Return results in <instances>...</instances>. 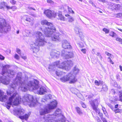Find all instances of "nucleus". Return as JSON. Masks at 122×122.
I'll return each instance as SVG.
<instances>
[{
	"mask_svg": "<svg viewBox=\"0 0 122 122\" xmlns=\"http://www.w3.org/2000/svg\"><path fill=\"white\" fill-rule=\"evenodd\" d=\"M17 94V92H15L9 98L8 102L5 104V107L7 109H9L12 104L13 105L17 106L20 104L21 101L23 102L27 103L30 107L36 106L38 103L37 99L30 94L23 97L22 99L20 96H18L16 97L13 102V99Z\"/></svg>",
	"mask_w": 122,
	"mask_h": 122,
	"instance_id": "obj_1",
	"label": "nucleus"
},
{
	"mask_svg": "<svg viewBox=\"0 0 122 122\" xmlns=\"http://www.w3.org/2000/svg\"><path fill=\"white\" fill-rule=\"evenodd\" d=\"M34 36L36 38L34 44L36 46H40L44 45L46 42L44 38H41L42 33L40 31H38L34 34Z\"/></svg>",
	"mask_w": 122,
	"mask_h": 122,
	"instance_id": "obj_2",
	"label": "nucleus"
},
{
	"mask_svg": "<svg viewBox=\"0 0 122 122\" xmlns=\"http://www.w3.org/2000/svg\"><path fill=\"white\" fill-rule=\"evenodd\" d=\"M92 109L97 113L100 112V109L97 108L100 101L99 99H96L89 101Z\"/></svg>",
	"mask_w": 122,
	"mask_h": 122,
	"instance_id": "obj_3",
	"label": "nucleus"
},
{
	"mask_svg": "<svg viewBox=\"0 0 122 122\" xmlns=\"http://www.w3.org/2000/svg\"><path fill=\"white\" fill-rule=\"evenodd\" d=\"M66 62H63L60 63V61H58L55 63L54 66H57L59 68L67 70H68V66L67 65Z\"/></svg>",
	"mask_w": 122,
	"mask_h": 122,
	"instance_id": "obj_4",
	"label": "nucleus"
},
{
	"mask_svg": "<svg viewBox=\"0 0 122 122\" xmlns=\"http://www.w3.org/2000/svg\"><path fill=\"white\" fill-rule=\"evenodd\" d=\"M75 77L73 76H72L69 77H68L67 76L66 77L64 76L61 78L60 80L62 81L65 82L68 81H70L69 82L70 83H74L76 81Z\"/></svg>",
	"mask_w": 122,
	"mask_h": 122,
	"instance_id": "obj_5",
	"label": "nucleus"
},
{
	"mask_svg": "<svg viewBox=\"0 0 122 122\" xmlns=\"http://www.w3.org/2000/svg\"><path fill=\"white\" fill-rule=\"evenodd\" d=\"M56 30V29H53L47 28H46L44 30V34L47 37L50 36Z\"/></svg>",
	"mask_w": 122,
	"mask_h": 122,
	"instance_id": "obj_6",
	"label": "nucleus"
},
{
	"mask_svg": "<svg viewBox=\"0 0 122 122\" xmlns=\"http://www.w3.org/2000/svg\"><path fill=\"white\" fill-rule=\"evenodd\" d=\"M108 5V8L113 10H118L120 7L119 4H115L111 2H109Z\"/></svg>",
	"mask_w": 122,
	"mask_h": 122,
	"instance_id": "obj_7",
	"label": "nucleus"
},
{
	"mask_svg": "<svg viewBox=\"0 0 122 122\" xmlns=\"http://www.w3.org/2000/svg\"><path fill=\"white\" fill-rule=\"evenodd\" d=\"M28 86L30 87H31L33 90H36L38 88L39 85L38 84H36L35 82L30 81L28 84Z\"/></svg>",
	"mask_w": 122,
	"mask_h": 122,
	"instance_id": "obj_8",
	"label": "nucleus"
},
{
	"mask_svg": "<svg viewBox=\"0 0 122 122\" xmlns=\"http://www.w3.org/2000/svg\"><path fill=\"white\" fill-rule=\"evenodd\" d=\"M57 102L54 100L51 102L50 104H48V106L49 109H55L57 107Z\"/></svg>",
	"mask_w": 122,
	"mask_h": 122,
	"instance_id": "obj_9",
	"label": "nucleus"
},
{
	"mask_svg": "<svg viewBox=\"0 0 122 122\" xmlns=\"http://www.w3.org/2000/svg\"><path fill=\"white\" fill-rule=\"evenodd\" d=\"M77 34L78 35L82 40H84V36L83 35L82 29L80 28H78L77 29Z\"/></svg>",
	"mask_w": 122,
	"mask_h": 122,
	"instance_id": "obj_10",
	"label": "nucleus"
},
{
	"mask_svg": "<svg viewBox=\"0 0 122 122\" xmlns=\"http://www.w3.org/2000/svg\"><path fill=\"white\" fill-rule=\"evenodd\" d=\"M4 92L0 90V101L2 102H5L6 101L7 99V95H4Z\"/></svg>",
	"mask_w": 122,
	"mask_h": 122,
	"instance_id": "obj_11",
	"label": "nucleus"
},
{
	"mask_svg": "<svg viewBox=\"0 0 122 122\" xmlns=\"http://www.w3.org/2000/svg\"><path fill=\"white\" fill-rule=\"evenodd\" d=\"M58 18V20L61 21H64L66 20V18L64 17L62 14V12L61 11H58L57 14Z\"/></svg>",
	"mask_w": 122,
	"mask_h": 122,
	"instance_id": "obj_12",
	"label": "nucleus"
},
{
	"mask_svg": "<svg viewBox=\"0 0 122 122\" xmlns=\"http://www.w3.org/2000/svg\"><path fill=\"white\" fill-rule=\"evenodd\" d=\"M62 47L65 49H70L71 48V46L67 41H65L62 44Z\"/></svg>",
	"mask_w": 122,
	"mask_h": 122,
	"instance_id": "obj_13",
	"label": "nucleus"
},
{
	"mask_svg": "<svg viewBox=\"0 0 122 122\" xmlns=\"http://www.w3.org/2000/svg\"><path fill=\"white\" fill-rule=\"evenodd\" d=\"M49 112L50 111L48 109L46 108L41 109L39 111L40 114L41 116L45 115Z\"/></svg>",
	"mask_w": 122,
	"mask_h": 122,
	"instance_id": "obj_14",
	"label": "nucleus"
},
{
	"mask_svg": "<svg viewBox=\"0 0 122 122\" xmlns=\"http://www.w3.org/2000/svg\"><path fill=\"white\" fill-rule=\"evenodd\" d=\"M6 23L5 19H2L0 21V29H2L6 26Z\"/></svg>",
	"mask_w": 122,
	"mask_h": 122,
	"instance_id": "obj_15",
	"label": "nucleus"
},
{
	"mask_svg": "<svg viewBox=\"0 0 122 122\" xmlns=\"http://www.w3.org/2000/svg\"><path fill=\"white\" fill-rule=\"evenodd\" d=\"M52 11L50 10L47 9L45 10L44 12V13L46 16L49 18H51Z\"/></svg>",
	"mask_w": 122,
	"mask_h": 122,
	"instance_id": "obj_16",
	"label": "nucleus"
},
{
	"mask_svg": "<svg viewBox=\"0 0 122 122\" xmlns=\"http://www.w3.org/2000/svg\"><path fill=\"white\" fill-rule=\"evenodd\" d=\"M60 35L59 33H56L51 37V39L52 40L54 41L59 40L60 38Z\"/></svg>",
	"mask_w": 122,
	"mask_h": 122,
	"instance_id": "obj_17",
	"label": "nucleus"
},
{
	"mask_svg": "<svg viewBox=\"0 0 122 122\" xmlns=\"http://www.w3.org/2000/svg\"><path fill=\"white\" fill-rule=\"evenodd\" d=\"M30 115V113H28L25 114L24 115L20 116L19 117V118L21 120L25 119L26 121L27 120Z\"/></svg>",
	"mask_w": 122,
	"mask_h": 122,
	"instance_id": "obj_18",
	"label": "nucleus"
},
{
	"mask_svg": "<svg viewBox=\"0 0 122 122\" xmlns=\"http://www.w3.org/2000/svg\"><path fill=\"white\" fill-rule=\"evenodd\" d=\"M46 92V90L43 87H41L40 88L38 92L40 94L42 95L45 93Z\"/></svg>",
	"mask_w": 122,
	"mask_h": 122,
	"instance_id": "obj_19",
	"label": "nucleus"
},
{
	"mask_svg": "<svg viewBox=\"0 0 122 122\" xmlns=\"http://www.w3.org/2000/svg\"><path fill=\"white\" fill-rule=\"evenodd\" d=\"M65 16L67 17L68 19V21L69 22H72L74 20V18L71 17V16L68 14H66L65 15Z\"/></svg>",
	"mask_w": 122,
	"mask_h": 122,
	"instance_id": "obj_20",
	"label": "nucleus"
},
{
	"mask_svg": "<svg viewBox=\"0 0 122 122\" xmlns=\"http://www.w3.org/2000/svg\"><path fill=\"white\" fill-rule=\"evenodd\" d=\"M52 118L51 116L50 115V117H47L45 120L44 122H52Z\"/></svg>",
	"mask_w": 122,
	"mask_h": 122,
	"instance_id": "obj_21",
	"label": "nucleus"
},
{
	"mask_svg": "<svg viewBox=\"0 0 122 122\" xmlns=\"http://www.w3.org/2000/svg\"><path fill=\"white\" fill-rule=\"evenodd\" d=\"M6 5V3L4 2H3L0 3V9H2L4 8V7L8 6Z\"/></svg>",
	"mask_w": 122,
	"mask_h": 122,
	"instance_id": "obj_22",
	"label": "nucleus"
},
{
	"mask_svg": "<svg viewBox=\"0 0 122 122\" xmlns=\"http://www.w3.org/2000/svg\"><path fill=\"white\" fill-rule=\"evenodd\" d=\"M6 8L8 10L11 9L12 11H14L17 9V8L15 6H13L11 7H10L8 6H6Z\"/></svg>",
	"mask_w": 122,
	"mask_h": 122,
	"instance_id": "obj_23",
	"label": "nucleus"
},
{
	"mask_svg": "<svg viewBox=\"0 0 122 122\" xmlns=\"http://www.w3.org/2000/svg\"><path fill=\"white\" fill-rule=\"evenodd\" d=\"M7 70V66L6 65L3 66L2 68V75L4 74L5 72V71Z\"/></svg>",
	"mask_w": 122,
	"mask_h": 122,
	"instance_id": "obj_24",
	"label": "nucleus"
},
{
	"mask_svg": "<svg viewBox=\"0 0 122 122\" xmlns=\"http://www.w3.org/2000/svg\"><path fill=\"white\" fill-rule=\"evenodd\" d=\"M103 82L101 81H98L97 80H96L95 81V84L96 85L99 86L100 84H103Z\"/></svg>",
	"mask_w": 122,
	"mask_h": 122,
	"instance_id": "obj_25",
	"label": "nucleus"
},
{
	"mask_svg": "<svg viewBox=\"0 0 122 122\" xmlns=\"http://www.w3.org/2000/svg\"><path fill=\"white\" fill-rule=\"evenodd\" d=\"M114 17H122V13H119L114 15Z\"/></svg>",
	"mask_w": 122,
	"mask_h": 122,
	"instance_id": "obj_26",
	"label": "nucleus"
},
{
	"mask_svg": "<svg viewBox=\"0 0 122 122\" xmlns=\"http://www.w3.org/2000/svg\"><path fill=\"white\" fill-rule=\"evenodd\" d=\"M33 20V19L31 17H27L26 19V20L30 22H32Z\"/></svg>",
	"mask_w": 122,
	"mask_h": 122,
	"instance_id": "obj_27",
	"label": "nucleus"
},
{
	"mask_svg": "<svg viewBox=\"0 0 122 122\" xmlns=\"http://www.w3.org/2000/svg\"><path fill=\"white\" fill-rule=\"evenodd\" d=\"M113 111L115 113L122 112V109H117L114 110Z\"/></svg>",
	"mask_w": 122,
	"mask_h": 122,
	"instance_id": "obj_28",
	"label": "nucleus"
},
{
	"mask_svg": "<svg viewBox=\"0 0 122 122\" xmlns=\"http://www.w3.org/2000/svg\"><path fill=\"white\" fill-rule=\"evenodd\" d=\"M77 112L79 115H81L82 114L81 111L79 107H77Z\"/></svg>",
	"mask_w": 122,
	"mask_h": 122,
	"instance_id": "obj_29",
	"label": "nucleus"
},
{
	"mask_svg": "<svg viewBox=\"0 0 122 122\" xmlns=\"http://www.w3.org/2000/svg\"><path fill=\"white\" fill-rule=\"evenodd\" d=\"M68 11L69 13H71L72 14L74 13V11L72 10V9L69 6H68Z\"/></svg>",
	"mask_w": 122,
	"mask_h": 122,
	"instance_id": "obj_30",
	"label": "nucleus"
},
{
	"mask_svg": "<svg viewBox=\"0 0 122 122\" xmlns=\"http://www.w3.org/2000/svg\"><path fill=\"white\" fill-rule=\"evenodd\" d=\"M102 89L104 91H106L108 90L107 86L105 85H104L103 86Z\"/></svg>",
	"mask_w": 122,
	"mask_h": 122,
	"instance_id": "obj_31",
	"label": "nucleus"
},
{
	"mask_svg": "<svg viewBox=\"0 0 122 122\" xmlns=\"http://www.w3.org/2000/svg\"><path fill=\"white\" fill-rule=\"evenodd\" d=\"M6 94L8 95L11 96L12 94V92L8 89L6 91Z\"/></svg>",
	"mask_w": 122,
	"mask_h": 122,
	"instance_id": "obj_32",
	"label": "nucleus"
},
{
	"mask_svg": "<svg viewBox=\"0 0 122 122\" xmlns=\"http://www.w3.org/2000/svg\"><path fill=\"white\" fill-rule=\"evenodd\" d=\"M47 21L46 20H42L41 21V24L42 25H46L47 23Z\"/></svg>",
	"mask_w": 122,
	"mask_h": 122,
	"instance_id": "obj_33",
	"label": "nucleus"
},
{
	"mask_svg": "<svg viewBox=\"0 0 122 122\" xmlns=\"http://www.w3.org/2000/svg\"><path fill=\"white\" fill-rule=\"evenodd\" d=\"M116 40L117 41H118L120 42L121 44H122V39L121 38L119 37H117L116 39Z\"/></svg>",
	"mask_w": 122,
	"mask_h": 122,
	"instance_id": "obj_34",
	"label": "nucleus"
},
{
	"mask_svg": "<svg viewBox=\"0 0 122 122\" xmlns=\"http://www.w3.org/2000/svg\"><path fill=\"white\" fill-rule=\"evenodd\" d=\"M116 35L115 33L112 31L111 32L110 34V35L112 36V37H114Z\"/></svg>",
	"mask_w": 122,
	"mask_h": 122,
	"instance_id": "obj_35",
	"label": "nucleus"
},
{
	"mask_svg": "<svg viewBox=\"0 0 122 122\" xmlns=\"http://www.w3.org/2000/svg\"><path fill=\"white\" fill-rule=\"evenodd\" d=\"M2 82L4 84L7 85L9 83L8 81L5 80H3L2 81Z\"/></svg>",
	"mask_w": 122,
	"mask_h": 122,
	"instance_id": "obj_36",
	"label": "nucleus"
},
{
	"mask_svg": "<svg viewBox=\"0 0 122 122\" xmlns=\"http://www.w3.org/2000/svg\"><path fill=\"white\" fill-rule=\"evenodd\" d=\"M14 114L15 115H17V114L16 113H15V112H18V113H21V112H22V114H24V112H22V111H21L20 112V111L19 110H15L14 111Z\"/></svg>",
	"mask_w": 122,
	"mask_h": 122,
	"instance_id": "obj_37",
	"label": "nucleus"
},
{
	"mask_svg": "<svg viewBox=\"0 0 122 122\" xmlns=\"http://www.w3.org/2000/svg\"><path fill=\"white\" fill-rule=\"evenodd\" d=\"M56 15L57 14L56 13H53L52 12L51 18L52 17L53 18H55L56 17Z\"/></svg>",
	"mask_w": 122,
	"mask_h": 122,
	"instance_id": "obj_38",
	"label": "nucleus"
},
{
	"mask_svg": "<svg viewBox=\"0 0 122 122\" xmlns=\"http://www.w3.org/2000/svg\"><path fill=\"white\" fill-rule=\"evenodd\" d=\"M102 30L103 31L105 32L106 34L108 33L109 32V30L106 28H103Z\"/></svg>",
	"mask_w": 122,
	"mask_h": 122,
	"instance_id": "obj_39",
	"label": "nucleus"
},
{
	"mask_svg": "<svg viewBox=\"0 0 122 122\" xmlns=\"http://www.w3.org/2000/svg\"><path fill=\"white\" fill-rule=\"evenodd\" d=\"M10 87L11 88H12L13 89H14V87H15V84H14V83H13L11 84L10 85Z\"/></svg>",
	"mask_w": 122,
	"mask_h": 122,
	"instance_id": "obj_40",
	"label": "nucleus"
},
{
	"mask_svg": "<svg viewBox=\"0 0 122 122\" xmlns=\"http://www.w3.org/2000/svg\"><path fill=\"white\" fill-rule=\"evenodd\" d=\"M105 53L107 56L111 57V56H112V55L110 53H109L107 51H105Z\"/></svg>",
	"mask_w": 122,
	"mask_h": 122,
	"instance_id": "obj_41",
	"label": "nucleus"
},
{
	"mask_svg": "<svg viewBox=\"0 0 122 122\" xmlns=\"http://www.w3.org/2000/svg\"><path fill=\"white\" fill-rule=\"evenodd\" d=\"M14 58L17 60H19V56L18 55L16 54L14 56Z\"/></svg>",
	"mask_w": 122,
	"mask_h": 122,
	"instance_id": "obj_42",
	"label": "nucleus"
},
{
	"mask_svg": "<svg viewBox=\"0 0 122 122\" xmlns=\"http://www.w3.org/2000/svg\"><path fill=\"white\" fill-rule=\"evenodd\" d=\"M10 2L13 5H14L16 3V1L14 0H11L10 1Z\"/></svg>",
	"mask_w": 122,
	"mask_h": 122,
	"instance_id": "obj_43",
	"label": "nucleus"
},
{
	"mask_svg": "<svg viewBox=\"0 0 122 122\" xmlns=\"http://www.w3.org/2000/svg\"><path fill=\"white\" fill-rule=\"evenodd\" d=\"M33 51L34 52L36 53L39 51V49L36 48H34L33 49Z\"/></svg>",
	"mask_w": 122,
	"mask_h": 122,
	"instance_id": "obj_44",
	"label": "nucleus"
},
{
	"mask_svg": "<svg viewBox=\"0 0 122 122\" xmlns=\"http://www.w3.org/2000/svg\"><path fill=\"white\" fill-rule=\"evenodd\" d=\"M21 50L19 48H17L16 49V52L19 54H20L21 53Z\"/></svg>",
	"mask_w": 122,
	"mask_h": 122,
	"instance_id": "obj_45",
	"label": "nucleus"
},
{
	"mask_svg": "<svg viewBox=\"0 0 122 122\" xmlns=\"http://www.w3.org/2000/svg\"><path fill=\"white\" fill-rule=\"evenodd\" d=\"M81 51L84 54H85L86 51V50L85 49H82L81 50Z\"/></svg>",
	"mask_w": 122,
	"mask_h": 122,
	"instance_id": "obj_46",
	"label": "nucleus"
},
{
	"mask_svg": "<svg viewBox=\"0 0 122 122\" xmlns=\"http://www.w3.org/2000/svg\"><path fill=\"white\" fill-rule=\"evenodd\" d=\"M78 45H79V46L80 47H82L84 46L83 44L82 43H81L79 44H78Z\"/></svg>",
	"mask_w": 122,
	"mask_h": 122,
	"instance_id": "obj_47",
	"label": "nucleus"
},
{
	"mask_svg": "<svg viewBox=\"0 0 122 122\" xmlns=\"http://www.w3.org/2000/svg\"><path fill=\"white\" fill-rule=\"evenodd\" d=\"M52 23L50 22H48L47 21V23H46V25H47L48 26H52Z\"/></svg>",
	"mask_w": 122,
	"mask_h": 122,
	"instance_id": "obj_48",
	"label": "nucleus"
},
{
	"mask_svg": "<svg viewBox=\"0 0 122 122\" xmlns=\"http://www.w3.org/2000/svg\"><path fill=\"white\" fill-rule=\"evenodd\" d=\"M4 59L5 57L1 55L0 54V59L1 60H3Z\"/></svg>",
	"mask_w": 122,
	"mask_h": 122,
	"instance_id": "obj_49",
	"label": "nucleus"
},
{
	"mask_svg": "<svg viewBox=\"0 0 122 122\" xmlns=\"http://www.w3.org/2000/svg\"><path fill=\"white\" fill-rule=\"evenodd\" d=\"M35 10V9L34 8H33L31 7H28V8L27 10L28 11H29L30 10Z\"/></svg>",
	"mask_w": 122,
	"mask_h": 122,
	"instance_id": "obj_50",
	"label": "nucleus"
},
{
	"mask_svg": "<svg viewBox=\"0 0 122 122\" xmlns=\"http://www.w3.org/2000/svg\"><path fill=\"white\" fill-rule=\"evenodd\" d=\"M119 100L122 102V94H121L119 95Z\"/></svg>",
	"mask_w": 122,
	"mask_h": 122,
	"instance_id": "obj_51",
	"label": "nucleus"
},
{
	"mask_svg": "<svg viewBox=\"0 0 122 122\" xmlns=\"http://www.w3.org/2000/svg\"><path fill=\"white\" fill-rule=\"evenodd\" d=\"M117 78L118 80L120 81L121 80L120 76L118 75H117Z\"/></svg>",
	"mask_w": 122,
	"mask_h": 122,
	"instance_id": "obj_52",
	"label": "nucleus"
},
{
	"mask_svg": "<svg viewBox=\"0 0 122 122\" xmlns=\"http://www.w3.org/2000/svg\"><path fill=\"white\" fill-rule=\"evenodd\" d=\"M47 2L48 3H53V1L51 0H47Z\"/></svg>",
	"mask_w": 122,
	"mask_h": 122,
	"instance_id": "obj_53",
	"label": "nucleus"
},
{
	"mask_svg": "<svg viewBox=\"0 0 122 122\" xmlns=\"http://www.w3.org/2000/svg\"><path fill=\"white\" fill-rule=\"evenodd\" d=\"M102 120L103 121V122H107L105 118H104L102 117Z\"/></svg>",
	"mask_w": 122,
	"mask_h": 122,
	"instance_id": "obj_54",
	"label": "nucleus"
},
{
	"mask_svg": "<svg viewBox=\"0 0 122 122\" xmlns=\"http://www.w3.org/2000/svg\"><path fill=\"white\" fill-rule=\"evenodd\" d=\"M96 118L97 120V121L98 122H102L100 120V118L98 117H97Z\"/></svg>",
	"mask_w": 122,
	"mask_h": 122,
	"instance_id": "obj_55",
	"label": "nucleus"
},
{
	"mask_svg": "<svg viewBox=\"0 0 122 122\" xmlns=\"http://www.w3.org/2000/svg\"><path fill=\"white\" fill-rule=\"evenodd\" d=\"M21 57L24 60H25L27 58V57L26 56H21Z\"/></svg>",
	"mask_w": 122,
	"mask_h": 122,
	"instance_id": "obj_56",
	"label": "nucleus"
},
{
	"mask_svg": "<svg viewBox=\"0 0 122 122\" xmlns=\"http://www.w3.org/2000/svg\"><path fill=\"white\" fill-rule=\"evenodd\" d=\"M56 74L58 76H60L61 75V74H60V73H59L57 71H56Z\"/></svg>",
	"mask_w": 122,
	"mask_h": 122,
	"instance_id": "obj_57",
	"label": "nucleus"
},
{
	"mask_svg": "<svg viewBox=\"0 0 122 122\" xmlns=\"http://www.w3.org/2000/svg\"><path fill=\"white\" fill-rule=\"evenodd\" d=\"M82 107L84 108H86V106L83 103L82 104Z\"/></svg>",
	"mask_w": 122,
	"mask_h": 122,
	"instance_id": "obj_58",
	"label": "nucleus"
},
{
	"mask_svg": "<svg viewBox=\"0 0 122 122\" xmlns=\"http://www.w3.org/2000/svg\"><path fill=\"white\" fill-rule=\"evenodd\" d=\"M104 114H105L106 116H107V111H106V110L105 111H103Z\"/></svg>",
	"mask_w": 122,
	"mask_h": 122,
	"instance_id": "obj_59",
	"label": "nucleus"
},
{
	"mask_svg": "<svg viewBox=\"0 0 122 122\" xmlns=\"http://www.w3.org/2000/svg\"><path fill=\"white\" fill-rule=\"evenodd\" d=\"M98 114L99 115V116L101 117H102V116L103 114L102 113H100V112L98 113Z\"/></svg>",
	"mask_w": 122,
	"mask_h": 122,
	"instance_id": "obj_60",
	"label": "nucleus"
},
{
	"mask_svg": "<svg viewBox=\"0 0 122 122\" xmlns=\"http://www.w3.org/2000/svg\"><path fill=\"white\" fill-rule=\"evenodd\" d=\"M58 110H59V111H58L57 110H56L55 111L56 113H57V114H59V113H57V112H59V111H61L60 109H58Z\"/></svg>",
	"mask_w": 122,
	"mask_h": 122,
	"instance_id": "obj_61",
	"label": "nucleus"
},
{
	"mask_svg": "<svg viewBox=\"0 0 122 122\" xmlns=\"http://www.w3.org/2000/svg\"><path fill=\"white\" fill-rule=\"evenodd\" d=\"M102 109L103 111L106 110V109H105V107H102Z\"/></svg>",
	"mask_w": 122,
	"mask_h": 122,
	"instance_id": "obj_62",
	"label": "nucleus"
},
{
	"mask_svg": "<svg viewBox=\"0 0 122 122\" xmlns=\"http://www.w3.org/2000/svg\"><path fill=\"white\" fill-rule=\"evenodd\" d=\"M110 108L112 110H114V107H113L112 106H110Z\"/></svg>",
	"mask_w": 122,
	"mask_h": 122,
	"instance_id": "obj_63",
	"label": "nucleus"
},
{
	"mask_svg": "<svg viewBox=\"0 0 122 122\" xmlns=\"http://www.w3.org/2000/svg\"><path fill=\"white\" fill-rule=\"evenodd\" d=\"M120 68V70L121 71H122V66H119Z\"/></svg>",
	"mask_w": 122,
	"mask_h": 122,
	"instance_id": "obj_64",
	"label": "nucleus"
}]
</instances>
